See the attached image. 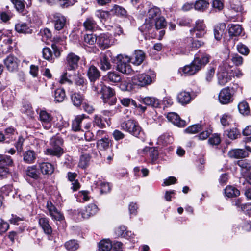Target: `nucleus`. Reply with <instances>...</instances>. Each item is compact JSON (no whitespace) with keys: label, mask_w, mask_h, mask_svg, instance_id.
I'll return each mask as SVG.
<instances>
[{"label":"nucleus","mask_w":251,"mask_h":251,"mask_svg":"<svg viewBox=\"0 0 251 251\" xmlns=\"http://www.w3.org/2000/svg\"><path fill=\"white\" fill-rule=\"evenodd\" d=\"M87 75L91 82L93 83L92 86L94 85H97L95 82L100 76V72L97 68L93 65L91 66L87 71Z\"/></svg>","instance_id":"f3484780"},{"label":"nucleus","mask_w":251,"mask_h":251,"mask_svg":"<svg viewBox=\"0 0 251 251\" xmlns=\"http://www.w3.org/2000/svg\"><path fill=\"white\" fill-rule=\"evenodd\" d=\"M13 161L10 156L0 154V166H11Z\"/></svg>","instance_id":"49530a36"},{"label":"nucleus","mask_w":251,"mask_h":251,"mask_svg":"<svg viewBox=\"0 0 251 251\" xmlns=\"http://www.w3.org/2000/svg\"><path fill=\"white\" fill-rule=\"evenodd\" d=\"M203 129L204 127L202 125L197 124L189 126L184 131L187 133L195 134Z\"/></svg>","instance_id":"a19ab883"},{"label":"nucleus","mask_w":251,"mask_h":251,"mask_svg":"<svg viewBox=\"0 0 251 251\" xmlns=\"http://www.w3.org/2000/svg\"><path fill=\"white\" fill-rule=\"evenodd\" d=\"M145 57L144 52L141 50H135L132 58L133 63L136 65H140L144 61Z\"/></svg>","instance_id":"7c9ffc66"},{"label":"nucleus","mask_w":251,"mask_h":251,"mask_svg":"<svg viewBox=\"0 0 251 251\" xmlns=\"http://www.w3.org/2000/svg\"><path fill=\"white\" fill-rule=\"evenodd\" d=\"M112 53L107 51L105 53L101 54L100 58V68L101 70L105 71L111 68V65L109 58L111 57Z\"/></svg>","instance_id":"dca6fc26"},{"label":"nucleus","mask_w":251,"mask_h":251,"mask_svg":"<svg viewBox=\"0 0 251 251\" xmlns=\"http://www.w3.org/2000/svg\"><path fill=\"white\" fill-rule=\"evenodd\" d=\"M71 98L73 104L76 106L80 105L83 100V96L77 93L73 94Z\"/></svg>","instance_id":"de8ad7c7"},{"label":"nucleus","mask_w":251,"mask_h":251,"mask_svg":"<svg viewBox=\"0 0 251 251\" xmlns=\"http://www.w3.org/2000/svg\"><path fill=\"white\" fill-rule=\"evenodd\" d=\"M112 144V141L107 137L102 138L101 139L98 140L97 145V146L103 150H107Z\"/></svg>","instance_id":"c9c22d12"},{"label":"nucleus","mask_w":251,"mask_h":251,"mask_svg":"<svg viewBox=\"0 0 251 251\" xmlns=\"http://www.w3.org/2000/svg\"><path fill=\"white\" fill-rule=\"evenodd\" d=\"M234 75L233 70L230 67H227L226 63L220 66L217 74L218 84L221 86L226 85L231 80Z\"/></svg>","instance_id":"7ed1b4c3"},{"label":"nucleus","mask_w":251,"mask_h":251,"mask_svg":"<svg viewBox=\"0 0 251 251\" xmlns=\"http://www.w3.org/2000/svg\"><path fill=\"white\" fill-rule=\"evenodd\" d=\"M230 6L232 10L236 12H241L242 10L241 2L238 0H231Z\"/></svg>","instance_id":"864d4df0"},{"label":"nucleus","mask_w":251,"mask_h":251,"mask_svg":"<svg viewBox=\"0 0 251 251\" xmlns=\"http://www.w3.org/2000/svg\"><path fill=\"white\" fill-rule=\"evenodd\" d=\"M230 60L236 66H239L243 63V58L238 54H233L231 55Z\"/></svg>","instance_id":"e2e57ef3"},{"label":"nucleus","mask_w":251,"mask_h":251,"mask_svg":"<svg viewBox=\"0 0 251 251\" xmlns=\"http://www.w3.org/2000/svg\"><path fill=\"white\" fill-rule=\"evenodd\" d=\"M39 117L43 126L46 129H49L51 126L52 118L50 114L46 111L42 110L40 112Z\"/></svg>","instance_id":"6ab92c4d"},{"label":"nucleus","mask_w":251,"mask_h":251,"mask_svg":"<svg viewBox=\"0 0 251 251\" xmlns=\"http://www.w3.org/2000/svg\"><path fill=\"white\" fill-rule=\"evenodd\" d=\"M74 80L76 85L83 86L85 84V81L82 75L80 74L75 75Z\"/></svg>","instance_id":"338daca9"},{"label":"nucleus","mask_w":251,"mask_h":251,"mask_svg":"<svg viewBox=\"0 0 251 251\" xmlns=\"http://www.w3.org/2000/svg\"><path fill=\"white\" fill-rule=\"evenodd\" d=\"M24 161L28 164L34 162L36 158V154L32 150H28L25 151L24 154Z\"/></svg>","instance_id":"2f4dec72"},{"label":"nucleus","mask_w":251,"mask_h":251,"mask_svg":"<svg viewBox=\"0 0 251 251\" xmlns=\"http://www.w3.org/2000/svg\"><path fill=\"white\" fill-rule=\"evenodd\" d=\"M94 126H96L100 128L105 127V124L103 121L101 115H95L93 120Z\"/></svg>","instance_id":"6e6d98bb"},{"label":"nucleus","mask_w":251,"mask_h":251,"mask_svg":"<svg viewBox=\"0 0 251 251\" xmlns=\"http://www.w3.org/2000/svg\"><path fill=\"white\" fill-rule=\"evenodd\" d=\"M49 215L52 219L57 221H61L64 218L63 215L57 208L52 211V214H49Z\"/></svg>","instance_id":"774afa93"},{"label":"nucleus","mask_w":251,"mask_h":251,"mask_svg":"<svg viewBox=\"0 0 251 251\" xmlns=\"http://www.w3.org/2000/svg\"><path fill=\"white\" fill-rule=\"evenodd\" d=\"M80 57L73 53L68 54L66 57V70H75L78 67Z\"/></svg>","instance_id":"9d476101"},{"label":"nucleus","mask_w":251,"mask_h":251,"mask_svg":"<svg viewBox=\"0 0 251 251\" xmlns=\"http://www.w3.org/2000/svg\"><path fill=\"white\" fill-rule=\"evenodd\" d=\"M138 100L147 106L152 107H158L160 105V100L153 97L140 96Z\"/></svg>","instance_id":"2eb2a0df"},{"label":"nucleus","mask_w":251,"mask_h":251,"mask_svg":"<svg viewBox=\"0 0 251 251\" xmlns=\"http://www.w3.org/2000/svg\"><path fill=\"white\" fill-rule=\"evenodd\" d=\"M41 171L43 174H51L54 171V168L50 163L43 162L40 164Z\"/></svg>","instance_id":"72a5a7b5"},{"label":"nucleus","mask_w":251,"mask_h":251,"mask_svg":"<svg viewBox=\"0 0 251 251\" xmlns=\"http://www.w3.org/2000/svg\"><path fill=\"white\" fill-rule=\"evenodd\" d=\"M206 26L203 21L198 20L196 22L195 27L190 30L192 35L196 32V36L197 38H202L206 33Z\"/></svg>","instance_id":"f8f14e48"},{"label":"nucleus","mask_w":251,"mask_h":251,"mask_svg":"<svg viewBox=\"0 0 251 251\" xmlns=\"http://www.w3.org/2000/svg\"><path fill=\"white\" fill-rule=\"evenodd\" d=\"M154 25L153 22L148 19H146L145 22L139 28V29L142 33L145 34H150L154 31Z\"/></svg>","instance_id":"412c9836"},{"label":"nucleus","mask_w":251,"mask_h":251,"mask_svg":"<svg viewBox=\"0 0 251 251\" xmlns=\"http://www.w3.org/2000/svg\"><path fill=\"white\" fill-rule=\"evenodd\" d=\"M226 25L225 23H220L216 25L214 29V35L216 40H220L226 29Z\"/></svg>","instance_id":"cd10ccee"},{"label":"nucleus","mask_w":251,"mask_h":251,"mask_svg":"<svg viewBox=\"0 0 251 251\" xmlns=\"http://www.w3.org/2000/svg\"><path fill=\"white\" fill-rule=\"evenodd\" d=\"M92 90L97 94H101V98L104 104L110 106L115 105L117 101L114 90L105 85H103L102 82L97 84V85L92 86Z\"/></svg>","instance_id":"f257e3e1"},{"label":"nucleus","mask_w":251,"mask_h":251,"mask_svg":"<svg viewBox=\"0 0 251 251\" xmlns=\"http://www.w3.org/2000/svg\"><path fill=\"white\" fill-rule=\"evenodd\" d=\"M15 29L17 32L20 33L29 34L31 33L32 31L28 25L25 23H19L16 24Z\"/></svg>","instance_id":"bb28decb"},{"label":"nucleus","mask_w":251,"mask_h":251,"mask_svg":"<svg viewBox=\"0 0 251 251\" xmlns=\"http://www.w3.org/2000/svg\"><path fill=\"white\" fill-rule=\"evenodd\" d=\"M234 89L233 88L226 87L223 88L219 92L218 100L222 104H227L233 100Z\"/></svg>","instance_id":"0eeeda50"},{"label":"nucleus","mask_w":251,"mask_h":251,"mask_svg":"<svg viewBox=\"0 0 251 251\" xmlns=\"http://www.w3.org/2000/svg\"><path fill=\"white\" fill-rule=\"evenodd\" d=\"M209 3L204 0H198L195 4L194 7L196 10L203 11L208 7Z\"/></svg>","instance_id":"37998d69"},{"label":"nucleus","mask_w":251,"mask_h":251,"mask_svg":"<svg viewBox=\"0 0 251 251\" xmlns=\"http://www.w3.org/2000/svg\"><path fill=\"white\" fill-rule=\"evenodd\" d=\"M97 43L100 48L105 49L112 45L113 42L108 33H102L97 37Z\"/></svg>","instance_id":"ddd939ff"},{"label":"nucleus","mask_w":251,"mask_h":251,"mask_svg":"<svg viewBox=\"0 0 251 251\" xmlns=\"http://www.w3.org/2000/svg\"><path fill=\"white\" fill-rule=\"evenodd\" d=\"M153 22L154 28L156 30L164 28L166 25L167 22L163 17H159L158 18H156L155 21Z\"/></svg>","instance_id":"79ce46f5"},{"label":"nucleus","mask_w":251,"mask_h":251,"mask_svg":"<svg viewBox=\"0 0 251 251\" xmlns=\"http://www.w3.org/2000/svg\"><path fill=\"white\" fill-rule=\"evenodd\" d=\"M84 40L86 43L93 45L97 41V37L93 34H87L84 35Z\"/></svg>","instance_id":"5fc2aeb1"},{"label":"nucleus","mask_w":251,"mask_h":251,"mask_svg":"<svg viewBox=\"0 0 251 251\" xmlns=\"http://www.w3.org/2000/svg\"><path fill=\"white\" fill-rule=\"evenodd\" d=\"M229 26V33L230 36H237L242 32V28L239 25L230 24Z\"/></svg>","instance_id":"f704fd0d"},{"label":"nucleus","mask_w":251,"mask_h":251,"mask_svg":"<svg viewBox=\"0 0 251 251\" xmlns=\"http://www.w3.org/2000/svg\"><path fill=\"white\" fill-rule=\"evenodd\" d=\"M117 58L118 60L117 69L119 71L127 75L130 74L133 72L131 67L129 64L131 60V58L129 56L120 54L117 55Z\"/></svg>","instance_id":"423d86ee"},{"label":"nucleus","mask_w":251,"mask_h":251,"mask_svg":"<svg viewBox=\"0 0 251 251\" xmlns=\"http://www.w3.org/2000/svg\"><path fill=\"white\" fill-rule=\"evenodd\" d=\"M96 16L100 20L101 22H103L109 18V13L108 11L98 10L96 12Z\"/></svg>","instance_id":"052dcab7"},{"label":"nucleus","mask_w":251,"mask_h":251,"mask_svg":"<svg viewBox=\"0 0 251 251\" xmlns=\"http://www.w3.org/2000/svg\"><path fill=\"white\" fill-rule=\"evenodd\" d=\"M84 28L87 30L92 31L96 27V23L92 18H87L83 23Z\"/></svg>","instance_id":"a18cd8bd"},{"label":"nucleus","mask_w":251,"mask_h":251,"mask_svg":"<svg viewBox=\"0 0 251 251\" xmlns=\"http://www.w3.org/2000/svg\"><path fill=\"white\" fill-rule=\"evenodd\" d=\"M38 223L45 234L47 235L51 234L52 230L49 224V221L48 218L45 217L40 218L38 220Z\"/></svg>","instance_id":"aec40b11"},{"label":"nucleus","mask_w":251,"mask_h":251,"mask_svg":"<svg viewBox=\"0 0 251 251\" xmlns=\"http://www.w3.org/2000/svg\"><path fill=\"white\" fill-rule=\"evenodd\" d=\"M142 152L143 154H149L152 163L158 158V151L155 148L146 147L142 150Z\"/></svg>","instance_id":"b1692460"},{"label":"nucleus","mask_w":251,"mask_h":251,"mask_svg":"<svg viewBox=\"0 0 251 251\" xmlns=\"http://www.w3.org/2000/svg\"><path fill=\"white\" fill-rule=\"evenodd\" d=\"M65 247L68 251H75L79 247L78 242L74 239L70 240L65 243Z\"/></svg>","instance_id":"ea45409f"},{"label":"nucleus","mask_w":251,"mask_h":251,"mask_svg":"<svg viewBox=\"0 0 251 251\" xmlns=\"http://www.w3.org/2000/svg\"><path fill=\"white\" fill-rule=\"evenodd\" d=\"M238 108L240 113L242 114L248 115L250 113L248 103L245 101L240 102L238 104Z\"/></svg>","instance_id":"09e8293b"},{"label":"nucleus","mask_w":251,"mask_h":251,"mask_svg":"<svg viewBox=\"0 0 251 251\" xmlns=\"http://www.w3.org/2000/svg\"><path fill=\"white\" fill-rule=\"evenodd\" d=\"M63 142L62 139L59 138L52 139L50 143V147L45 151V154L59 157L64 152L61 147Z\"/></svg>","instance_id":"20e7f679"},{"label":"nucleus","mask_w":251,"mask_h":251,"mask_svg":"<svg viewBox=\"0 0 251 251\" xmlns=\"http://www.w3.org/2000/svg\"><path fill=\"white\" fill-rule=\"evenodd\" d=\"M7 69L11 72L17 71L19 64V60L13 55H9L3 61Z\"/></svg>","instance_id":"9b49d317"},{"label":"nucleus","mask_w":251,"mask_h":251,"mask_svg":"<svg viewBox=\"0 0 251 251\" xmlns=\"http://www.w3.org/2000/svg\"><path fill=\"white\" fill-rule=\"evenodd\" d=\"M11 1L18 11L19 12H23L24 11L25 7L24 1L21 0H11Z\"/></svg>","instance_id":"bf43d9fd"},{"label":"nucleus","mask_w":251,"mask_h":251,"mask_svg":"<svg viewBox=\"0 0 251 251\" xmlns=\"http://www.w3.org/2000/svg\"><path fill=\"white\" fill-rule=\"evenodd\" d=\"M85 117H86L84 114L77 116L75 117V118L73 121L72 124V128L74 131H78L81 129L80 124Z\"/></svg>","instance_id":"c756f323"},{"label":"nucleus","mask_w":251,"mask_h":251,"mask_svg":"<svg viewBox=\"0 0 251 251\" xmlns=\"http://www.w3.org/2000/svg\"><path fill=\"white\" fill-rule=\"evenodd\" d=\"M105 77L111 83H118L121 80L120 75L115 72H109L105 76Z\"/></svg>","instance_id":"e433bc0d"},{"label":"nucleus","mask_w":251,"mask_h":251,"mask_svg":"<svg viewBox=\"0 0 251 251\" xmlns=\"http://www.w3.org/2000/svg\"><path fill=\"white\" fill-rule=\"evenodd\" d=\"M110 11L118 16H125L126 14V11L124 8L117 5H115Z\"/></svg>","instance_id":"3c124183"},{"label":"nucleus","mask_w":251,"mask_h":251,"mask_svg":"<svg viewBox=\"0 0 251 251\" xmlns=\"http://www.w3.org/2000/svg\"><path fill=\"white\" fill-rule=\"evenodd\" d=\"M75 2V0H58L57 4L61 8H65L73 6Z\"/></svg>","instance_id":"4d7b16f0"},{"label":"nucleus","mask_w":251,"mask_h":251,"mask_svg":"<svg viewBox=\"0 0 251 251\" xmlns=\"http://www.w3.org/2000/svg\"><path fill=\"white\" fill-rule=\"evenodd\" d=\"M210 56L206 53H202L196 57L193 62L185 66L182 72L188 75H191L198 72L203 66H205L209 61Z\"/></svg>","instance_id":"f03ea898"},{"label":"nucleus","mask_w":251,"mask_h":251,"mask_svg":"<svg viewBox=\"0 0 251 251\" xmlns=\"http://www.w3.org/2000/svg\"><path fill=\"white\" fill-rule=\"evenodd\" d=\"M90 157L88 155H82L81 156L78 163V166L81 168L85 169L89 165Z\"/></svg>","instance_id":"8fccbe9b"},{"label":"nucleus","mask_w":251,"mask_h":251,"mask_svg":"<svg viewBox=\"0 0 251 251\" xmlns=\"http://www.w3.org/2000/svg\"><path fill=\"white\" fill-rule=\"evenodd\" d=\"M112 248V244L108 239L101 240L99 244V251H110Z\"/></svg>","instance_id":"58836bf2"},{"label":"nucleus","mask_w":251,"mask_h":251,"mask_svg":"<svg viewBox=\"0 0 251 251\" xmlns=\"http://www.w3.org/2000/svg\"><path fill=\"white\" fill-rule=\"evenodd\" d=\"M54 28L57 30H60L64 27L66 18L60 13H56L53 15Z\"/></svg>","instance_id":"a211bd4d"},{"label":"nucleus","mask_w":251,"mask_h":251,"mask_svg":"<svg viewBox=\"0 0 251 251\" xmlns=\"http://www.w3.org/2000/svg\"><path fill=\"white\" fill-rule=\"evenodd\" d=\"M177 99L178 102L182 105L187 104L192 100L190 93L186 91H182L179 93Z\"/></svg>","instance_id":"5701e85b"},{"label":"nucleus","mask_w":251,"mask_h":251,"mask_svg":"<svg viewBox=\"0 0 251 251\" xmlns=\"http://www.w3.org/2000/svg\"><path fill=\"white\" fill-rule=\"evenodd\" d=\"M121 103L125 106H129L132 105L134 107H137V104L135 100L130 98H124L121 100Z\"/></svg>","instance_id":"0e129e2a"},{"label":"nucleus","mask_w":251,"mask_h":251,"mask_svg":"<svg viewBox=\"0 0 251 251\" xmlns=\"http://www.w3.org/2000/svg\"><path fill=\"white\" fill-rule=\"evenodd\" d=\"M225 195L228 198L237 197L240 195V191L235 187L227 186L225 189Z\"/></svg>","instance_id":"4c0bfd02"},{"label":"nucleus","mask_w":251,"mask_h":251,"mask_svg":"<svg viewBox=\"0 0 251 251\" xmlns=\"http://www.w3.org/2000/svg\"><path fill=\"white\" fill-rule=\"evenodd\" d=\"M71 75L68 74L67 71H66V72H64L61 76V78L59 80L60 83L62 84L66 83L70 84H72L73 81L71 78Z\"/></svg>","instance_id":"13d9d810"},{"label":"nucleus","mask_w":251,"mask_h":251,"mask_svg":"<svg viewBox=\"0 0 251 251\" xmlns=\"http://www.w3.org/2000/svg\"><path fill=\"white\" fill-rule=\"evenodd\" d=\"M5 140L6 143H9L12 141L17 137V132L15 129L11 127H9L5 130Z\"/></svg>","instance_id":"c85d7f7f"},{"label":"nucleus","mask_w":251,"mask_h":251,"mask_svg":"<svg viewBox=\"0 0 251 251\" xmlns=\"http://www.w3.org/2000/svg\"><path fill=\"white\" fill-rule=\"evenodd\" d=\"M98 210L97 206L96 204L91 203L88 205L84 209H82L78 212V220L89 218L91 216L95 214Z\"/></svg>","instance_id":"6e6552de"},{"label":"nucleus","mask_w":251,"mask_h":251,"mask_svg":"<svg viewBox=\"0 0 251 251\" xmlns=\"http://www.w3.org/2000/svg\"><path fill=\"white\" fill-rule=\"evenodd\" d=\"M160 14L161 11L158 7L155 6L151 7L148 10L147 19L154 22L156 18L161 17Z\"/></svg>","instance_id":"a878e982"},{"label":"nucleus","mask_w":251,"mask_h":251,"mask_svg":"<svg viewBox=\"0 0 251 251\" xmlns=\"http://www.w3.org/2000/svg\"><path fill=\"white\" fill-rule=\"evenodd\" d=\"M231 158H242L248 156V153L243 149H236L230 151L228 153Z\"/></svg>","instance_id":"393cba45"},{"label":"nucleus","mask_w":251,"mask_h":251,"mask_svg":"<svg viewBox=\"0 0 251 251\" xmlns=\"http://www.w3.org/2000/svg\"><path fill=\"white\" fill-rule=\"evenodd\" d=\"M129 133L132 135L141 139L144 140L145 135L141 127L139 126L138 123L134 120V126H131V131Z\"/></svg>","instance_id":"4be33fe9"},{"label":"nucleus","mask_w":251,"mask_h":251,"mask_svg":"<svg viewBox=\"0 0 251 251\" xmlns=\"http://www.w3.org/2000/svg\"><path fill=\"white\" fill-rule=\"evenodd\" d=\"M189 40L191 42L190 47L192 50H196L204 45V42L201 40H194L191 38H190Z\"/></svg>","instance_id":"680f3d73"},{"label":"nucleus","mask_w":251,"mask_h":251,"mask_svg":"<svg viewBox=\"0 0 251 251\" xmlns=\"http://www.w3.org/2000/svg\"><path fill=\"white\" fill-rule=\"evenodd\" d=\"M232 116L230 114L228 113L224 114L220 119L221 123L223 126H227L231 121Z\"/></svg>","instance_id":"69168bd1"},{"label":"nucleus","mask_w":251,"mask_h":251,"mask_svg":"<svg viewBox=\"0 0 251 251\" xmlns=\"http://www.w3.org/2000/svg\"><path fill=\"white\" fill-rule=\"evenodd\" d=\"M134 126V120H128L124 121L121 124V128L128 132L131 131V126Z\"/></svg>","instance_id":"603ef678"},{"label":"nucleus","mask_w":251,"mask_h":251,"mask_svg":"<svg viewBox=\"0 0 251 251\" xmlns=\"http://www.w3.org/2000/svg\"><path fill=\"white\" fill-rule=\"evenodd\" d=\"M51 48L53 50V53H52L51 49L48 47L44 48L42 50L43 57L49 61H51L53 56L58 57L60 55V50L55 44L51 45Z\"/></svg>","instance_id":"1a4fd4ad"},{"label":"nucleus","mask_w":251,"mask_h":251,"mask_svg":"<svg viewBox=\"0 0 251 251\" xmlns=\"http://www.w3.org/2000/svg\"><path fill=\"white\" fill-rule=\"evenodd\" d=\"M155 78V75L153 73L151 75L143 73L133 76L131 80L133 84L135 85L145 87L151 84Z\"/></svg>","instance_id":"39448f33"},{"label":"nucleus","mask_w":251,"mask_h":251,"mask_svg":"<svg viewBox=\"0 0 251 251\" xmlns=\"http://www.w3.org/2000/svg\"><path fill=\"white\" fill-rule=\"evenodd\" d=\"M167 118L168 121L178 127H184L186 125V122L181 119L179 116L175 112L169 113L167 115Z\"/></svg>","instance_id":"4468645a"},{"label":"nucleus","mask_w":251,"mask_h":251,"mask_svg":"<svg viewBox=\"0 0 251 251\" xmlns=\"http://www.w3.org/2000/svg\"><path fill=\"white\" fill-rule=\"evenodd\" d=\"M26 174L29 177L34 179H38L40 176V173L35 165L27 167Z\"/></svg>","instance_id":"473e14b6"},{"label":"nucleus","mask_w":251,"mask_h":251,"mask_svg":"<svg viewBox=\"0 0 251 251\" xmlns=\"http://www.w3.org/2000/svg\"><path fill=\"white\" fill-rule=\"evenodd\" d=\"M66 98L65 90L63 89H57L54 92V98L55 101L62 102Z\"/></svg>","instance_id":"c03bdc74"}]
</instances>
